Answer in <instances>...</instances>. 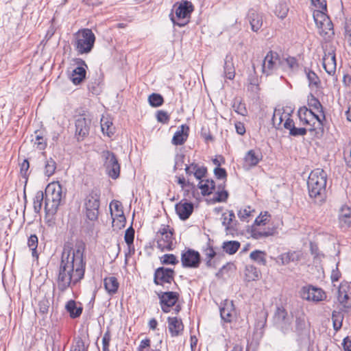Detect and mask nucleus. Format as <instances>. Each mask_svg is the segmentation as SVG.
<instances>
[{
	"label": "nucleus",
	"instance_id": "1",
	"mask_svg": "<svg viewBox=\"0 0 351 351\" xmlns=\"http://www.w3.org/2000/svg\"><path fill=\"white\" fill-rule=\"evenodd\" d=\"M85 245L79 243L75 249L64 247L57 276V286L61 292L65 291L84 276L86 262L84 260Z\"/></svg>",
	"mask_w": 351,
	"mask_h": 351
},
{
	"label": "nucleus",
	"instance_id": "2",
	"mask_svg": "<svg viewBox=\"0 0 351 351\" xmlns=\"http://www.w3.org/2000/svg\"><path fill=\"white\" fill-rule=\"evenodd\" d=\"M327 174L322 169L313 170L307 181L308 194L317 203H322L326 197Z\"/></svg>",
	"mask_w": 351,
	"mask_h": 351
},
{
	"label": "nucleus",
	"instance_id": "3",
	"mask_svg": "<svg viewBox=\"0 0 351 351\" xmlns=\"http://www.w3.org/2000/svg\"><path fill=\"white\" fill-rule=\"evenodd\" d=\"M45 210L47 215L56 213L62 197V188L59 182L49 184L45 191Z\"/></svg>",
	"mask_w": 351,
	"mask_h": 351
},
{
	"label": "nucleus",
	"instance_id": "4",
	"mask_svg": "<svg viewBox=\"0 0 351 351\" xmlns=\"http://www.w3.org/2000/svg\"><path fill=\"white\" fill-rule=\"evenodd\" d=\"M73 45L79 54L90 53L95 42V36L90 29L84 28L78 30L73 35Z\"/></svg>",
	"mask_w": 351,
	"mask_h": 351
},
{
	"label": "nucleus",
	"instance_id": "5",
	"mask_svg": "<svg viewBox=\"0 0 351 351\" xmlns=\"http://www.w3.org/2000/svg\"><path fill=\"white\" fill-rule=\"evenodd\" d=\"M193 11V6L191 2L182 1L173 5L169 17L174 25L184 27L189 23Z\"/></svg>",
	"mask_w": 351,
	"mask_h": 351
},
{
	"label": "nucleus",
	"instance_id": "6",
	"mask_svg": "<svg viewBox=\"0 0 351 351\" xmlns=\"http://www.w3.org/2000/svg\"><path fill=\"white\" fill-rule=\"evenodd\" d=\"M324 11L325 10H315L313 12V19L318 29L319 35L326 41H330L335 35L333 24Z\"/></svg>",
	"mask_w": 351,
	"mask_h": 351
},
{
	"label": "nucleus",
	"instance_id": "7",
	"mask_svg": "<svg viewBox=\"0 0 351 351\" xmlns=\"http://www.w3.org/2000/svg\"><path fill=\"white\" fill-rule=\"evenodd\" d=\"M100 207V192L93 189L84 199L85 214L88 219L95 221L98 219Z\"/></svg>",
	"mask_w": 351,
	"mask_h": 351
},
{
	"label": "nucleus",
	"instance_id": "8",
	"mask_svg": "<svg viewBox=\"0 0 351 351\" xmlns=\"http://www.w3.org/2000/svg\"><path fill=\"white\" fill-rule=\"evenodd\" d=\"M101 157L108 176L113 180L118 178L120 175L121 167L116 155L109 150H104L101 154Z\"/></svg>",
	"mask_w": 351,
	"mask_h": 351
},
{
	"label": "nucleus",
	"instance_id": "9",
	"mask_svg": "<svg viewBox=\"0 0 351 351\" xmlns=\"http://www.w3.org/2000/svg\"><path fill=\"white\" fill-rule=\"evenodd\" d=\"M157 246L162 251L173 248V230L169 226L162 225L157 232Z\"/></svg>",
	"mask_w": 351,
	"mask_h": 351
},
{
	"label": "nucleus",
	"instance_id": "10",
	"mask_svg": "<svg viewBox=\"0 0 351 351\" xmlns=\"http://www.w3.org/2000/svg\"><path fill=\"white\" fill-rule=\"evenodd\" d=\"M274 322L277 327L284 334L292 330V317L288 315L286 309L282 306H278L274 313Z\"/></svg>",
	"mask_w": 351,
	"mask_h": 351
},
{
	"label": "nucleus",
	"instance_id": "11",
	"mask_svg": "<svg viewBox=\"0 0 351 351\" xmlns=\"http://www.w3.org/2000/svg\"><path fill=\"white\" fill-rule=\"evenodd\" d=\"M280 66V58L278 53L269 51L263 60L262 72L266 76L272 75L278 66Z\"/></svg>",
	"mask_w": 351,
	"mask_h": 351
},
{
	"label": "nucleus",
	"instance_id": "12",
	"mask_svg": "<svg viewBox=\"0 0 351 351\" xmlns=\"http://www.w3.org/2000/svg\"><path fill=\"white\" fill-rule=\"evenodd\" d=\"M174 281V271L172 269L165 268L163 267H159L156 269L154 272V282L157 285L165 287L167 289L168 286L167 284L171 285Z\"/></svg>",
	"mask_w": 351,
	"mask_h": 351
},
{
	"label": "nucleus",
	"instance_id": "13",
	"mask_svg": "<svg viewBox=\"0 0 351 351\" xmlns=\"http://www.w3.org/2000/svg\"><path fill=\"white\" fill-rule=\"evenodd\" d=\"M181 263L185 268H197L201 263L200 254L193 249H188L181 254Z\"/></svg>",
	"mask_w": 351,
	"mask_h": 351
},
{
	"label": "nucleus",
	"instance_id": "14",
	"mask_svg": "<svg viewBox=\"0 0 351 351\" xmlns=\"http://www.w3.org/2000/svg\"><path fill=\"white\" fill-rule=\"evenodd\" d=\"M294 331L298 337V341H300V343L308 340L309 331L306 322L305 315L303 313L296 316Z\"/></svg>",
	"mask_w": 351,
	"mask_h": 351
},
{
	"label": "nucleus",
	"instance_id": "15",
	"mask_svg": "<svg viewBox=\"0 0 351 351\" xmlns=\"http://www.w3.org/2000/svg\"><path fill=\"white\" fill-rule=\"evenodd\" d=\"M300 293L302 299L308 301L319 302L326 298L325 292L322 289L313 286L302 287Z\"/></svg>",
	"mask_w": 351,
	"mask_h": 351
},
{
	"label": "nucleus",
	"instance_id": "16",
	"mask_svg": "<svg viewBox=\"0 0 351 351\" xmlns=\"http://www.w3.org/2000/svg\"><path fill=\"white\" fill-rule=\"evenodd\" d=\"M161 308L163 312L169 313L178 300V293L173 291L161 292L158 294Z\"/></svg>",
	"mask_w": 351,
	"mask_h": 351
},
{
	"label": "nucleus",
	"instance_id": "17",
	"mask_svg": "<svg viewBox=\"0 0 351 351\" xmlns=\"http://www.w3.org/2000/svg\"><path fill=\"white\" fill-rule=\"evenodd\" d=\"M74 61L77 66L72 71L70 79L74 84L77 85L85 79L86 69L88 66L86 62L81 58H76Z\"/></svg>",
	"mask_w": 351,
	"mask_h": 351
},
{
	"label": "nucleus",
	"instance_id": "18",
	"mask_svg": "<svg viewBox=\"0 0 351 351\" xmlns=\"http://www.w3.org/2000/svg\"><path fill=\"white\" fill-rule=\"evenodd\" d=\"M323 66L328 74L330 75L335 74L337 63L334 49L331 48L327 52L325 51L323 57Z\"/></svg>",
	"mask_w": 351,
	"mask_h": 351
},
{
	"label": "nucleus",
	"instance_id": "19",
	"mask_svg": "<svg viewBox=\"0 0 351 351\" xmlns=\"http://www.w3.org/2000/svg\"><path fill=\"white\" fill-rule=\"evenodd\" d=\"M90 120L84 117H78L75 121V135L78 141L88 134Z\"/></svg>",
	"mask_w": 351,
	"mask_h": 351
},
{
	"label": "nucleus",
	"instance_id": "20",
	"mask_svg": "<svg viewBox=\"0 0 351 351\" xmlns=\"http://www.w3.org/2000/svg\"><path fill=\"white\" fill-rule=\"evenodd\" d=\"M298 114L300 121L302 122L304 124L311 125V120L309 119L312 117L317 121L318 125L320 128L323 127V123L321 117L315 114L311 110H308L305 106L301 107L299 109Z\"/></svg>",
	"mask_w": 351,
	"mask_h": 351
},
{
	"label": "nucleus",
	"instance_id": "21",
	"mask_svg": "<svg viewBox=\"0 0 351 351\" xmlns=\"http://www.w3.org/2000/svg\"><path fill=\"white\" fill-rule=\"evenodd\" d=\"M247 19L253 32H257L263 26V14L254 9L248 11Z\"/></svg>",
	"mask_w": 351,
	"mask_h": 351
},
{
	"label": "nucleus",
	"instance_id": "22",
	"mask_svg": "<svg viewBox=\"0 0 351 351\" xmlns=\"http://www.w3.org/2000/svg\"><path fill=\"white\" fill-rule=\"evenodd\" d=\"M302 253L300 252H288L279 255L277 257L276 262L282 265H286L291 262L299 261L302 258Z\"/></svg>",
	"mask_w": 351,
	"mask_h": 351
},
{
	"label": "nucleus",
	"instance_id": "23",
	"mask_svg": "<svg viewBox=\"0 0 351 351\" xmlns=\"http://www.w3.org/2000/svg\"><path fill=\"white\" fill-rule=\"evenodd\" d=\"M193 204L186 202H180L176 205V211L180 218L182 220L187 219L192 214Z\"/></svg>",
	"mask_w": 351,
	"mask_h": 351
},
{
	"label": "nucleus",
	"instance_id": "24",
	"mask_svg": "<svg viewBox=\"0 0 351 351\" xmlns=\"http://www.w3.org/2000/svg\"><path fill=\"white\" fill-rule=\"evenodd\" d=\"M189 131V128L186 125L180 126L173 136L172 143L175 145H183L187 140Z\"/></svg>",
	"mask_w": 351,
	"mask_h": 351
},
{
	"label": "nucleus",
	"instance_id": "25",
	"mask_svg": "<svg viewBox=\"0 0 351 351\" xmlns=\"http://www.w3.org/2000/svg\"><path fill=\"white\" fill-rule=\"evenodd\" d=\"M339 221L341 228L347 229L351 227V208L348 206L341 207L339 214Z\"/></svg>",
	"mask_w": 351,
	"mask_h": 351
},
{
	"label": "nucleus",
	"instance_id": "26",
	"mask_svg": "<svg viewBox=\"0 0 351 351\" xmlns=\"http://www.w3.org/2000/svg\"><path fill=\"white\" fill-rule=\"evenodd\" d=\"M234 308L232 301H226L223 306L220 308V315L226 322H231L234 317Z\"/></svg>",
	"mask_w": 351,
	"mask_h": 351
},
{
	"label": "nucleus",
	"instance_id": "27",
	"mask_svg": "<svg viewBox=\"0 0 351 351\" xmlns=\"http://www.w3.org/2000/svg\"><path fill=\"white\" fill-rule=\"evenodd\" d=\"M168 324L169 330L172 337L180 335L184 329L182 320L178 319L177 317H169Z\"/></svg>",
	"mask_w": 351,
	"mask_h": 351
},
{
	"label": "nucleus",
	"instance_id": "28",
	"mask_svg": "<svg viewBox=\"0 0 351 351\" xmlns=\"http://www.w3.org/2000/svg\"><path fill=\"white\" fill-rule=\"evenodd\" d=\"M110 214L114 222L115 218H118L120 222H125V218L123 215L121 204L117 200H113L110 204Z\"/></svg>",
	"mask_w": 351,
	"mask_h": 351
},
{
	"label": "nucleus",
	"instance_id": "29",
	"mask_svg": "<svg viewBox=\"0 0 351 351\" xmlns=\"http://www.w3.org/2000/svg\"><path fill=\"white\" fill-rule=\"evenodd\" d=\"M224 76L228 80H233L235 76V68L233 63V56L231 53L226 55L224 60Z\"/></svg>",
	"mask_w": 351,
	"mask_h": 351
},
{
	"label": "nucleus",
	"instance_id": "30",
	"mask_svg": "<svg viewBox=\"0 0 351 351\" xmlns=\"http://www.w3.org/2000/svg\"><path fill=\"white\" fill-rule=\"evenodd\" d=\"M338 301L342 306L343 311L348 312L351 310V297L346 293L342 285L339 287L338 290Z\"/></svg>",
	"mask_w": 351,
	"mask_h": 351
},
{
	"label": "nucleus",
	"instance_id": "31",
	"mask_svg": "<svg viewBox=\"0 0 351 351\" xmlns=\"http://www.w3.org/2000/svg\"><path fill=\"white\" fill-rule=\"evenodd\" d=\"M105 289L109 295H114L117 292L119 287L118 280L114 276L106 277L104 280Z\"/></svg>",
	"mask_w": 351,
	"mask_h": 351
},
{
	"label": "nucleus",
	"instance_id": "32",
	"mask_svg": "<svg viewBox=\"0 0 351 351\" xmlns=\"http://www.w3.org/2000/svg\"><path fill=\"white\" fill-rule=\"evenodd\" d=\"M88 339L84 336H78L74 339L71 351H88Z\"/></svg>",
	"mask_w": 351,
	"mask_h": 351
},
{
	"label": "nucleus",
	"instance_id": "33",
	"mask_svg": "<svg viewBox=\"0 0 351 351\" xmlns=\"http://www.w3.org/2000/svg\"><path fill=\"white\" fill-rule=\"evenodd\" d=\"M261 159V154L253 149L249 150L244 158L245 162L249 167L256 166Z\"/></svg>",
	"mask_w": 351,
	"mask_h": 351
},
{
	"label": "nucleus",
	"instance_id": "34",
	"mask_svg": "<svg viewBox=\"0 0 351 351\" xmlns=\"http://www.w3.org/2000/svg\"><path fill=\"white\" fill-rule=\"evenodd\" d=\"M66 311L69 313L71 317L76 318L80 316L82 313V306L81 304L77 306L75 300H71L67 302L66 306Z\"/></svg>",
	"mask_w": 351,
	"mask_h": 351
},
{
	"label": "nucleus",
	"instance_id": "35",
	"mask_svg": "<svg viewBox=\"0 0 351 351\" xmlns=\"http://www.w3.org/2000/svg\"><path fill=\"white\" fill-rule=\"evenodd\" d=\"M260 271L252 265H247L245 268V278L247 282L254 281L259 279Z\"/></svg>",
	"mask_w": 351,
	"mask_h": 351
},
{
	"label": "nucleus",
	"instance_id": "36",
	"mask_svg": "<svg viewBox=\"0 0 351 351\" xmlns=\"http://www.w3.org/2000/svg\"><path fill=\"white\" fill-rule=\"evenodd\" d=\"M274 230L273 228H268L267 230H262L261 228L252 226L251 231V236L255 239H261L262 238L267 237L274 234Z\"/></svg>",
	"mask_w": 351,
	"mask_h": 351
},
{
	"label": "nucleus",
	"instance_id": "37",
	"mask_svg": "<svg viewBox=\"0 0 351 351\" xmlns=\"http://www.w3.org/2000/svg\"><path fill=\"white\" fill-rule=\"evenodd\" d=\"M101 128L104 134L111 137L114 134L115 128L112 122L108 118L103 117L101 119Z\"/></svg>",
	"mask_w": 351,
	"mask_h": 351
},
{
	"label": "nucleus",
	"instance_id": "38",
	"mask_svg": "<svg viewBox=\"0 0 351 351\" xmlns=\"http://www.w3.org/2000/svg\"><path fill=\"white\" fill-rule=\"evenodd\" d=\"M38 244V239L36 234H31L27 239V246L32 252V256L35 259L38 260L39 253L37 251Z\"/></svg>",
	"mask_w": 351,
	"mask_h": 351
},
{
	"label": "nucleus",
	"instance_id": "39",
	"mask_svg": "<svg viewBox=\"0 0 351 351\" xmlns=\"http://www.w3.org/2000/svg\"><path fill=\"white\" fill-rule=\"evenodd\" d=\"M203 182L204 180H201L198 184L199 188L202 190V195L205 196L211 194L215 188V182L206 180L204 183Z\"/></svg>",
	"mask_w": 351,
	"mask_h": 351
},
{
	"label": "nucleus",
	"instance_id": "40",
	"mask_svg": "<svg viewBox=\"0 0 351 351\" xmlns=\"http://www.w3.org/2000/svg\"><path fill=\"white\" fill-rule=\"evenodd\" d=\"M280 66L284 70H295L298 67L297 60L294 57H288L280 60Z\"/></svg>",
	"mask_w": 351,
	"mask_h": 351
},
{
	"label": "nucleus",
	"instance_id": "41",
	"mask_svg": "<svg viewBox=\"0 0 351 351\" xmlns=\"http://www.w3.org/2000/svg\"><path fill=\"white\" fill-rule=\"evenodd\" d=\"M222 247L223 250L228 254H234L240 247V243L237 241H225Z\"/></svg>",
	"mask_w": 351,
	"mask_h": 351
},
{
	"label": "nucleus",
	"instance_id": "42",
	"mask_svg": "<svg viewBox=\"0 0 351 351\" xmlns=\"http://www.w3.org/2000/svg\"><path fill=\"white\" fill-rule=\"evenodd\" d=\"M250 257L252 260L256 262L259 265H265L267 263L266 254L265 252L261 250H254L250 253Z\"/></svg>",
	"mask_w": 351,
	"mask_h": 351
},
{
	"label": "nucleus",
	"instance_id": "43",
	"mask_svg": "<svg viewBox=\"0 0 351 351\" xmlns=\"http://www.w3.org/2000/svg\"><path fill=\"white\" fill-rule=\"evenodd\" d=\"M45 197V193L42 191H38L36 193L34 197V210L36 213H39L41 210L43 202Z\"/></svg>",
	"mask_w": 351,
	"mask_h": 351
},
{
	"label": "nucleus",
	"instance_id": "44",
	"mask_svg": "<svg viewBox=\"0 0 351 351\" xmlns=\"http://www.w3.org/2000/svg\"><path fill=\"white\" fill-rule=\"evenodd\" d=\"M235 218L234 213L232 210L228 211V215L223 213L221 216L222 225L225 227L226 230L228 231L232 228V223Z\"/></svg>",
	"mask_w": 351,
	"mask_h": 351
},
{
	"label": "nucleus",
	"instance_id": "45",
	"mask_svg": "<svg viewBox=\"0 0 351 351\" xmlns=\"http://www.w3.org/2000/svg\"><path fill=\"white\" fill-rule=\"evenodd\" d=\"M306 75L308 81V86L310 87L317 88L320 84V80L317 74L311 70L305 69Z\"/></svg>",
	"mask_w": 351,
	"mask_h": 351
},
{
	"label": "nucleus",
	"instance_id": "46",
	"mask_svg": "<svg viewBox=\"0 0 351 351\" xmlns=\"http://www.w3.org/2000/svg\"><path fill=\"white\" fill-rule=\"evenodd\" d=\"M308 104L310 107H312L315 110L322 112V114L321 119H322V121L325 120L326 117L323 111V107L318 99L311 95V98H308Z\"/></svg>",
	"mask_w": 351,
	"mask_h": 351
},
{
	"label": "nucleus",
	"instance_id": "47",
	"mask_svg": "<svg viewBox=\"0 0 351 351\" xmlns=\"http://www.w3.org/2000/svg\"><path fill=\"white\" fill-rule=\"evenodd\" d=\"M289 8L285 1H280L276 7L275 13L276 16L282 19H285L288 14Z\"/></svg>",
	"mask_w": 351,
	"mask_h": 351
},
{
	"label": "nucleus",
	"instance_id": "48",
	"mask_svg": "<svg viewBox=\"0 0 351 351\" xmlns=\"http://www.w3.org/2000/svg\"><path fill=\"white\" fill-rule=\"evenodd\" d=\"M56 169V162L55 160L52 158L47 159L45 165V175L47 177H49L55 173Z\"/></svg>",
	"mask_w": 351,
	"mask_h": 351
},
{
	"label": "nucleus",
	"instance_id": "49",
	"mask_svg": "<svg viewBox=\"0 0 351 351\" xmlns=\"http://www.w3.org/2000/svg\"><path fill=\"white\" fill-rule=\"evenodd\" d=\"M191 167L193 171H194L193 175L197 180H201L204 178L206 173L207 169L203 166H199L197 164L192 163Z\"/></svg>",
	"mask_w": 351,
	"mask_h": 351
},
{
	"label": "nucleus",
	"instance_id": "50",
	"mask_svg": "<svg viewBox=\"0 0 351 351\" xmlns=\"http://www.w3.org/2000/svg\"><path fill=\"white\" fill-rule=\"evenodd\" d=\"M148 101L152 107H159L162 105L164 102L163 97L161 95L158 93H152L148 97Z\"/></svg>",
	"mask_w": 351,
	"mask_h": 351
},
{
	"label": "nucleus",
	"instance_id": "51",
	"mask_svg": "<svg viewBox=\"0 0 351 351\" xmlns=\"http://www.w3.org/2000/svg\"><path fill=\"white\" fill-rule=\"evenodd\" d=\"M289 116V114H285L284 112H282L281 110L275 109L272 117L274 125H280L282 123L283 120L285 119H287Z\"/></svg>",
	"mask_w": 351,
	"mask_h": 351
},
{
	"label": "nucleus",
	"instance_id": "52",
	"mask_svg": "<svg viewBox=\"0 0 351 351\" xmlns=\"http://www.w3.org/2000/svg\"><path fill=\"white\" fill-rule=\"evenodd\" d=\"M232 108L237 114H241L242 116H245L247 113L245 104L242 103L241 101L237 99H235L234 101Z\"/></svg>",
	"mask_w": 351,
	"mask_h": 351
},
{
	"label": "nucleus",
	"instance_id": "53",
	"mask_svg": "<svg viewBox=\"0 0 351 351\" xmlns=\"http://www.w3.org/2000/svg\"><path fill=\"white\" fill-rule=\"evenodd\" d=\"M137 351H160L158 349H153L151 348V340L149 338L143 339L138 348Z\"/></svg>",
	"mask_w": 351,
	"mask_h": 351
},
{
	"label": "nucleus",
	"instance_id": "54",
	"mask_svg": "<svg viewBox=\"0 0 351 351\" xmlns=\"http://www.w3.org/2000/svg\"><path fill=\"white\" fill-rule=\"evenodd\" d=\"M160 262L163 265H176L178 263V260L175 255L167 254L160 258Z\"/></svg>",
	"mask_w": 351,
	"mask_h": 351
},
{
	"label": "nucleus",
	"instance_id": "55",
	"mask_svg": "<svg viewBox=\"0 0 351 351\" xmlns=\"http://www.w3.org/2000/svg\"><path fill=\"white\" fill-rule=\"evenodd\" d=\"M332 319L333 322V327L335 330H338L341 328L343 316L341 313L334 311L332 315Z\"/></svg>",
	"mask_w": 351,
	"mask_h": 351
},
{
	"label": "nucleus",
	"instance_id": "56",
	"mask_svg": "<svg viewBox=\"0 0 351 351\" xmlns=\"http://www.w3.org/2000/svg\"><path fill=\"white\" fill-rule=\"evenodd\" d=\"M34 145L36 146V148L39 150H43L47 146V143L43 136L40 134H36L34 139H32Z\"/></svg>",
	"mask_w": 351,
	"mask_h": 351
},
{
	"label": "nucleus",
	"instance_id": "57",
	"mask_svg": "<svg viewBox=\"0 0 351 351\" xmlns=\"http://www.w3.org/2000/svg\"><path fill=\"white\" fill-rule=\"evenodd\" d=\"M50 303L49 300L43 298L38 302V312L43 315L47 314L49 311Z\"/></svg>",
	"mask_w": 351,
	"mask_h": 351
},
{
	"label": "nucleus",
	"instance_id": "58",
	"mask_svg": "<svg viewBox=\"0 0 351 351\" xmlns=\"http://www.w3.org/2000/svg\"><path fill=\"white\" fill-rule=\"evenodd\" d=\"M228 197V193L227 191H217L213 196V201L214 202H226Z\"/></svg>",
	"mask_w": 351,
	"mask_h": 351
},
{
	"label": "nucleus",
	"instance_id": "59",
	"mask_svg": "<svg viewBox=\"0 0 351 351\" xmlns=\"http://www.w3.org/2000/svg\"><path fill=\"white\" fill-rule=\"evenodd\" d=\"M134 239V230L132 227L128 228L125 233L124 239L128 245L133 244Z\"/></svg>",
	"mask_w": 351,
	"mask_h": 351
},
{
	"label": "nucleus",
	"instance_id": "60",
	"mask_svg": "<svg viewBox=\"0 0 351 351\" xmlns=\"http://www.w3.org/2000/svg\"><path fill=\"white\" fill-rule=\"evenodd\" d=\"M270 217L268 212H265V213L263 215L261 213V215L257 217L254 221V225L256 226H261V225L264 226L265 225L268 221V217Z\"/></svg>",
	"mask_w": 351,
	"mask_h": 351
},
{
	"label": "nucleus",
	"instance_id": "61",
	"mask_svg": "<svg viewBox=\"0 0 351 351\" xmlns=\"http://www.w3.org/2000/svg\"><path fill=\"white\" fill-rule=\"evenodd\" d=\"M252 210L250 206L241 209L238 212V217L241 221H246L247 219L251 216Z\"/></svg>",
	"mask_w": 351,
	"mask_h": 351
},
{
	"label": "nucleus",
	"instance_id": "62",
	"mask_svg": "<svg viewBox=\"0 0 351 351\" xmlns=\"http://www.w3.org/2000/svg\"><path fill=\"white\" fill-rule=\"evenodd\" d=\"M111 339L110 334L108 331L104 333L102 337V351H110L109 346Z\"/></svg>",
	"mask_w": 351,
	"mask_h": 351
},
{
	"label": "nucleus",
	"instance_id": "63",
	"mask_svg": "<svg viewBox=\"0 0 351 351\" xmlns=\"http://www.w3.org/2000/svg\"><path fill=\"white\" fill-rule=\"evenodd\" d=\"M345 29V40L348 43V45L351 47V23L346 21L344 26Z\"/></svg>",
	"mask_w": 351,
	"mask_h": 351
},
{
	"label": "nucleus",
	"instance_id": "64",
	"mask_svg": "<svg viewBox=\"0 0 351 351\" xmlns=\"http://www.w3.org/2000/svg\"><path fill=\"white\" fill-rule=\"evenodd\" d=\"M157 120L160 123H167L169 121V116L166 112L159 110L157 113Z\"/></svg>",
	"mask_w": 351,
	"mask_h": 351
}]
</instances>
